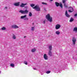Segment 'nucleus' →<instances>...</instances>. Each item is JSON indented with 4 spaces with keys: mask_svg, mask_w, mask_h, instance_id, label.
<instances>
[{
    "mask_svg": "<svg viewBox=\"0 0 77 77\" xmlns=\"http://www.w3.org/2000/svg\"><path fill=\"white\" fill-rule=\"evenodd\" d=\"M46 18L49 22H52L53 21V18L49 14L46 15Z\"/></svg>",
    "mask_w": 77,
    "mask_h": 77,
    "instance_id": "nucleus-1",
    "label": "nucleus"
},
{
    "mask_svg": "<svg viewBox=\"0 0 77 77\" xmlns=\"http://www.w3.org/2000/svg\"><path fill=\"white\" fill-rule=\"evenodd\" d=\"M33 9H34L36 11H41V8L39 6V5H37L32 8Z\"/></svg>",
    "mask_w": 77,
    "mask_h": 77,
    "instance_id": "nucleus-2",
    "label": "nucleus"
},
{
    "mask_svg": "<svg viewBox=\"0 0 77 77\" xmlns=\"http://www.w3.org/2000/svg\"><path fill=\"white\" fill-rule=\"evenodd\" d=\"M19 12L23 14H27L29 12V11L27 10H26L25 11L21 10L19 11Z\"/></svg>",
    "mask_w": 77,
    "mask_h": 77,
    "instance_id": "nucleus-3",
    "label": "nucleus"
},
{
    "mask_svg": "<svg viewBox=\"0 0 77 77\" xmlns=\"http://www.w3.org/2000/svg\"><path fill=\"white\" fill-rule=\"evenodd\" d=\"M27 17V15H25L24 16H22L20 17L21 19H24V20H26V21H28L29 20V18Z\"/></svg>",
    "mask_w": 77,
    "mask_h": 77,
    "instance_id": "nucleus-4",
    "label": "nucleus"
},
{
    "mask_svg": "<svg viewBox=\"0 0 77 77\" xmlns=\"http://www.w3.org/2000/svg\"><path fill=\"white\" fill-rule=\"evenodd\" d=\"M55 4L58 7L59 6H60V7H61V8H62L63 6L62 5V3H60V4L58 3V2H56Z\"/></svg>",
    "mask_w": 77,
    "mask_h": 77,
    "instance_id": "nucleus-5",
    "label": "nucleus"
},
{
    "mask_svg": "<svg viewBox=\"0 0 77 77\" xmlns=\"http://www.w3.org/2000/svg\"><path fill=\"white\" fill-rule=\"evenodd\" d=\"M61 27V26L60 24H57L55 26V29L56 30H58V29H60Z\"/></svg>",
    "mask_w": 77,
    "mask_h": 77,
    "instance_id": "nucleus-6",
    "label": "nucleus"
},
{
    "mask_svg": "<svg viewBox=\"0 0 77 77\" xmlns=\"http://www.w3.org/2000/svg\"><path fill=\"white\" fill-rule=\"evenodd\" d=\"M11 28H12L13 29H18L19 28V27L17 25L15 24H14L11 26Z\"/></svg>",
    "mask_w": 77,
    "mask_h": 77,
    "instance_id": "nucleus-7",
    "label": "nucleus"
},
{
    "mask_svg": "<svg viewBox=\"0 0 77 77\" xmlns=\"http://www.w3.org/2000/svg\"><path fill=\"white\" fill-rule=\"evenodd\" d=\"M43 58L45 60H47L48 59V57L47 54H45L43 55Z\"/></svg>",
    "mask_w": 77,
    "mask_h": 77,
    "instance_id": "nucleus-8",
    "label": "nucleus"
},
{
    "mask_svg": "<svg viewBox=\"0 0 77 77\" xmlns=\"http://www.w3.org/2000/svg\"><path fill=\"white\" fill-rule=\"evenodd\" d=\"M76 40H77V39L76 38H74V37H73L72 38V42H73V44L74 45H75V42H76Z\"/></svg>",
    "mask_w": 77,
    "mask_h": 77,
    "instance_id": "nucleus-9",
    "label": "nucleus"
},
{
    "mask_svg": "<svg viewBox=\"0 0 77 77\" xmlns=\"http://www.w3.org/2000/svg\"><path fill=\"white\" fill-rule=\"evenodd\" d=\"M65 15L66 17H67V18H69V17H70V15L68 14V12L67 11H66Z\"/></svg>",
    "mask_w": 77,
    "mask_h": 77,
    "instance_id": "nucleus-10",
    "label": "nucleus"
},
{
    "mask_svg": "<svg viewBox=\"0 0 77 77\" xmlns=\"http://www.w3.org/2000/svg\"><path fill=\"white\" fill-rule=\"evenodd\" d=\"M20 2H17L15 3L14 4V6H20Z\"/></svg>",
    "mask_w": 77,
    "mask_h": 77,
    "instance_id": "nucleus-11",
    "label": "nucleus"
},
{
    "mask_svg": "<svg viewBox=\"0 0 77 77\" xmlns=\"http://www.w3.org/2000/svg\"><path fill=\"white\" fill-rule=\"evenodd\" d=\"M69 9H70V10H69V12H72L74 11L73 8L72 7H69Z\"/></svg>",
    "mask_w": 77,
    "mask_h": 77,
    "instance_id": "nucleus-12",
    "label": "nucleus"
},
{
    "mask_svg": "<svg viewBox=\"0 0 77 77\" xmlns=\"http://www.w3.org/2000/svg\"><path fill=\"white\" fill-rule=\"evenodd\" d=\"M27 5V4L26 3V4H24V3H22L21 4V5H20V7H21L22 8H23V7H24V6H25V5Z\"/></svg>",
    "mask_w": 77,
    "mask_h": 77,
    "instance_id": "nucleus-13",
    "label": "nucleus"
},
{
    "mask_svg": "<svg viewBox=\"0 0 77 77\" xmlns=\"http://www.w3.org/2000/svg\"><path fill=\"white\" fill-rule=\"evenodd\" d=\"M73 31L75 33H77V27H75L73 29Z\"/></svg>",
    "mask_w": 77,
    "mask_h": 77,
    "instance_id": "nucleus-14",
    "label": "nucleus"
},
{
    "mask_svg": "<svg viewBox=\"0 0 77 77\" xmlns=\"http://www.w3.org/2000/svg\"><path fill=\"white\" fill-rule=\"evenodd\" d=\"M48 54L49 56H52V52H51V51H49Z\"/></svg>",
    "mask_w": 77,
    "mask_h": 77,
    "instance_id": "nucleus-15",
    "label": "nucleus"
},
{
    "mask_svg": "<svg viewBox=\"0 0 77 77\" xmlns=\"http://www.w3.org/2000/svg\"><path fill=\"white\" fill-rule=\"evenodd\" d=\"M60 31H59L58 30L56 31L55 32V34L56 35H60Z\"/></svg>",
    "mask_w": 77,
    "mask_h": 77,
    "instance_id": "nucleus-16",
    "label": "nucleus"
},
{
    "mask_svg": "<svg viewBox=\"0 0 77 77\" xmlns=\"http://www.w3.org/2000/svg\"><path fill=\"white\" fill-rule=\"evenodd\" d=\"M12 38L13 39H17V37H16L15 35L13 34Z\"/></svg>",
    "mask_w": 77,
    "mask_h": 77,
    "instance_id": "nucleus-17",
    "label": "nucleus"
},
{
    "mask_svg": "<svg viewBox=\"0 0 77 77\" xmlns=\"http://www.w3.org/2000/svg\"><path fill=\"white\" fill-rule=\"evenodd\" d=\"M35 26H32L31 28V30L32 31H34L35 30Z\"/></svg>",
    "mask_w": 77,
    "mask_h": 77,
    "instance_id": "nucleus-18",
    "label": "nucleus"
},
{
    "mask_svg": "<svg viewBox=\"0 0 77 77\" xmlns=\"http://www.w3.org/2000/svg\"><path fill=\"white\" fill-rule=\"evenodd\" d=\"M62 2H63V3H64V6L65 7H66V5L65 3L66 2V0H63Z\"/></svg>",
    "mask_w": 77,
    "mask_h": 77,
    "instance_id": "nucleus-19",
    "label": "nucleus"
},
{
    "mask_svg": "<svg viewBox=\"0 0 77 77\" xmlns=\"http://www.w3.org/2000/svg\"><path fill=\"white\" fill-rule=\"evenodd\" d=\"M36 48H34L32 49L31 51L32 52V53H34V52H35V51H36Z\"/></svg>",
    "mask_w": 77,
    "mask_h": 77,
    "instance_id": "nucleus-20",
    "label": "nucleus"
},
{
    "mask_svg": "<svg viewBox=\"0 0 77 77\" xmlns=\"http://www.w3.org/2000/svg\"><path fill=\"white\" fill-rule=\"evenodd\" d=\"M49 51H51L52 50V46L50 45L49 46Z\"/></svg>",
    "mask_w": 77,
    "mask_h": 77,
    "instance_id": "nucleus-21",
    "label": "nucleus"
},
{
    "mask_svg": "<svg viewBox=\"0 0 77 77\" xmlns=\"http://www.w3.org/2000/svg\"><path fill=\"white\" fill-rule=\"evenodd\" d=\"M1 30H6V28L5 27H2L1 28Z\"/></svg>",
    "mask_w": 77,
    "mask_h": 77,
    "instance_id": "nucleus-22",
    "label": "nucleus"
},
{
    "mask_svg": "<svg viewBox=\"0 0 77 77\" xmlns=\"http://www.w3.org/2000/svg\"><path fill=\"white\" fill-rule=\"evenodd\" d=\"M74 21V19L72 17H71L70 20L69 22H72Z\"/></svg>",
    "mask_w": 77,
    "mask_h": 77,
    "instance_id": "nucleus-23",
    "label": "nucleus"
},
{
    "mask_svg": "<svg viewBox=\"0 0 77 77\" xmlns=\"http://www.w3.org/2000/svg\"><path fill=\"white\" fill-rule=\"evenodd\" d=\"M10 66L11 67H14L15 66V64L14 63H11Z\"/></svg>",
    "mask_w": 77,
    "mask_h": 77,
    "instance_id": "nucleus-24",
    "label": "nucleus"
},
{
    "mask_svg": "<svg viewBox=\"0 0 77 77\" xmlns=\"http://www.w3.org/2000/svg\"><path fill=\"white\" fill-rule=\"evenodd\" d=\"M29 16L30 17H32V13L31 12H29Z\"/></svg>",
    "mask_w": 77,
    "mask_h": 77,
    "instance_id": "nucleus-25",
    "label": "nucleus"
},
{
    "mask_svg": "<svg viewBox=\"0 0 77 77\" xmlns=\"http://www.w3.org/2000/svg\"><path fill=\"white\" fill-rule=\"evenodd\" d=\"M50 72H51V71H47L46 72V74H50Z\"/></svg>",
    "mask_w": 77,
    "mask_h": 77,
    "instance_id": "nucleus-26",
    "label": "nucleus"
},
{
    "mask_svg": "<svg viewBox=\"0 0 77 77\" xmlns=\"http://www.w3.org/2000/svg\"><path fill=\"white\" fill-rule=\"evenodd\" d=\"M30 5L31 6V7H33L35 6V5L33 4H32Z\"/></svg>",
    "mask_w": 77,
    "mask_h": 77,
    "instance_id": "nucleus-27",
    "label": "nucleus"
},
{
    "mask_svg": "<svg viewBox=\"0 0 77 77\" xmlns=\"http://www.w3.org/2000/svg\"><path fill=\"white\" fill-rule=\"evenodd\" d=\"M42 5H47V4L46 3L44 2H42Z\"/></svg>",
    "mask_w": 77,
    "mask_h": 77,
    "instance_id": "nucleus-28",
    "label": "nucleus"
},
{
    "mask_svg": "<svg viewBox=\"0 0 77 77\" xmlns=\"http://www.w3.org/2000/svg\"><path fill=\"white\" fill-rule=\"evenodd\" d=\"M24 64H25V65H27V64H28L27 62V61H24Z\"/></svg>",
    "mask_w": 77,
    "mask_h": 77,
    "instance_id": "nucleus-29",
    "label": "nucleus"
},
{
    "mask_svg": "<svg viewBox=\"0 0 77 77\" xmlns=\"http://www.w3.org/2000/svg\"><path fill=\"white\" fill-rule=\"evenodd\" d=\"M46 21V20H43V24H45V22Z\"/></svg>",
    "mask_w": 77,
    "mask_h": 77,
    "instance_id": "nucleus-30",
    "label": "nucleus"
},
{
    "mask_svg": "<svg viewBox=\"0 0 77 77\" xmlns=\"http://www.w3.org/2000/svg\"><path fill=\"white\" fill-rule=\"evenodd\" d=\"M57 70H58V69L57 68H55L54 69V71H57Z\"/></svg>",
    "mask_w": 77,
    "mask_h": 77,
    "instance_id": "nucleus-31",
    "label": "nucleus"
},
{
    "mask_svg": "<svg viewBox=\"0 0 77 77\" xmlns=\"http://www.w3.org/2000/svg\"><path fill=\"white\" fill-rule=\"evenodd\" d=\"M33 69H34V70H36V69H37V68H33Z\"/></svg>",
    "mask_w": 77,
    "mask_h": 77,
    "instance_id": "nucleus-32",
    "label": "nucleus"
},
{
    "mask_svg": "<svg viewBox=\"0 0 77 77\" xmlns=\"http://www.w3.org/2000/svg\"><path fill=\"white\" fill-rule=\"evenodd\" d=\"M7 8L8 7H5V9H7Z\"/></svg>",
    "mask_w": 77,
    "mask_h": 77,
    "instance_id": "nucleus-33",
    "label": "nucleus"
},
{
    "mask_svg": "<svg viewBox=\"0 0 77 77\" xmlns=\"http://www.w3.org/2000/svg\"><path fill=\"white\" fill-rule=\"evenodd\" d=\"M75 17H77V14L75 15Z\"/></svg>",
    "mask_w": 77,
    "mask_h": 77,
    "instance_id": "nucleus-34",
    "label": "nucleus"
},
{
    "mask_svg": "<svg viewBox=\"0 0 77 77\" xmlns=\"http://www.w3.org/2000/svg\"><path fill=\"white\" fill-rule=\"evenodd\" d=\"M34 24H35V23H32V26H34Z\"/></svg>",
    "mask_w": 77,
    "mask_h": 77,
    "instance_id": "nucleus-35",
    "label": "nucleus"
},
{
    "mask_svg": "<svg viewBox=\"0 0 77 77\" xmlns=\"http://www.w3.org/2000/svg\"><path fill=\"white\" fill-rule=\"evenodd\" d=\"M26 36H24V38H26Z\"/></svg>",
    "mask_w": 77,
    "mask_h": 77,
    "instance_id": "nucleus-36",
    "label": "nucleus"
},
{
    "mask_svg": "<svg viewBox=\"0 0 77 77\" xmlns=\"http://www.w3.org/2000/svg\"><path fill=\"white\" fill-rule=\"evenodd\" d=\"M44 74V73H41V75H43Z\"/></svg>",
    "mask_w": 77,
    "mask_h": 77,
    "instance_id": "nucleus-37",
    "label": "nucleus"
},
{
    "mask_svg": "<svg viewBox=\"0 0 77 77\" xmlns=\"http://www.w3.org/2000/svg\"><path fill=\"white\" fill-rule=\"evenodd\" d=\"M53 0H50V1H53Z\"/></svg>",
    "mask_w": 77,
    "mask_h": 77,
    "instance_id": "nucleus-38",
    "label": "nucleus"
},
{
    "mask_svg": "<svg viewBox=\"0 0 77 77\" xmlns=\"http://www.w3.org/2000/svg\"><path fill=\"white\" fill-rule=\"evenodd\" d=\"M1 71H0V74H1Z\"/></svg>",
    "mask_w": 77,
    "mask_h": 77,
    "instance_id": "nucleus-39",
    "label": "nucleus"
}]
</instances>
